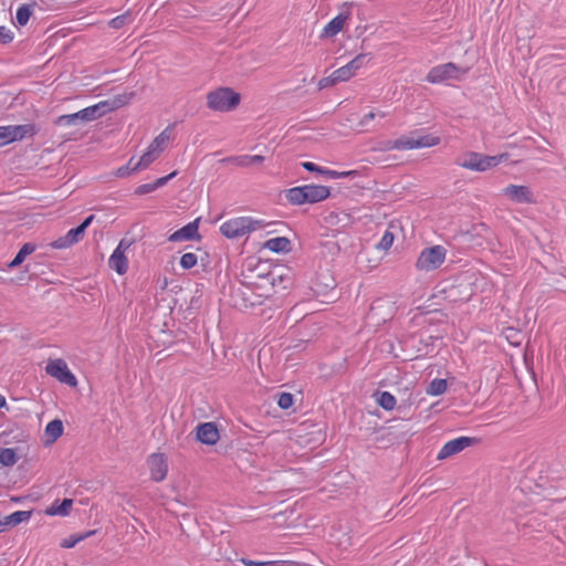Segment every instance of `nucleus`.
<instances>
[{"label":"nucleus","mask_w":566,"mask_h":566,"mask_svg":"<svg viewBox=\"0 0 566 566\" xmlns=\"http://www.w3.org/2000/svg\"><path fill=\"white\" fill-rule=\"evenodd\" d=\"M240 103V95L229 87H219L207 95V105L214 112H229Z\"/></svg>","instance_id":"3"},{"label":"nucleus","mask_w":566,"mask_h":566,"mask_svg":"<svg viewBox=\"0 0 566 566\" xmlns=\"http://www.w3.org/2000/svg\"><path fill=\"white\" fill-rule=\"evenodd\" d=\"M329 195L331 190L328 187L311 184L289 189L285 198L291 205L301 206L321 202L327 199Z\"/></svg>","instance_id":"1"},{"label":"nucleus","mask_w":566,"mask_h":566,"mask_svg":"<svg viewBox=\"0 0 566 566\" xmlns=\"http://www.w3.org/2000/svg\"><path fill=\"white\" fill-rule=\"evenodd\" d=\"M322 176L328 179H339V175L337 170H332L323 167Z\"/></svg>","instance_id":"49"},{"label":"nucleus","mask_w":566,"mask_h":566,"mask_svg":"<svg viewBox=\"0 0 566 566\" xmlns=\"http://www.w3.org/2000/svg\"><path fill=\"white\" fill-rule=\"evenodd\" d=\"M301 166L307 170V171H311V172H316V174H319L322 175V171H323V167L322 166H318L312 161H304L301 164Z\"/></svg>","instance_id":"46"},{"label":"nucleus","mask_w":566,"mask_h":566,"mask_svg":"<svg viewBox=\"0 0 566 566\" xmlns=\"http://www.w3.org/2000/svg\"><path fill=\"white\" fill-rule=\"evenodd\" d=\"M35 249H36L35 244L30 243V242L24 243L18 251L14 259L9 263V266L10 268L19 266L25 260V258L28 255H30L31 253H33L35 251Z\"/></svg>","instance_id":"25"},{"label":"nucleus","mask_w":566,"mask_h":566,"mask_svg":"<svg viewBox=\"0 0 566 566\" xmlns=\"http://www.w3.org/2000/svg\"><path fill=\"white\" fill-rule=\"evenodd\" d=\"M469 69L461 67L452 62L432 67L427 74V81L432 84L448 83L450 81H461Z\"/></svg>","instance_id":"5"},{"label":"nucleus","mask_w":566,"mask_h":566,"mask_svg":"<svg viewBox=\"0 0 566 566\" xmlns=\"http://www.w3.org/2000/svg\"><path fill=\"white\" fill-rule=\"evenodd\" d=\"M93 534H95V531H88V532H85L82 534H72L61 542V547L73 548L76 544L86 539L87 537H90Z\"/></svg>","instance_id":"33"},{"label":"nucleus","mask_w":566,"mask_h":566,"mask_svg":"<svg viewBox=\"0 0 566 566\" xmlns=\"http://www.w3.org/2000/svg\"><path fill=\"white\" fill-rule=\"evenodd\" d=\"M170 139V127L168 126L167 128H165L153 142L151 144L149 145L150 147H153L154 149H156L157 151L161 153L166 146H167V143L169 142Z\"/></svg>","instance_id":"35"},{"label":"nucleus","mask_w":566,"mask_h":566,"mask_svg":"<svg viewBox=\"0 0 566 566\" xmlns=\"http://www.w3.org/2000/svg\"><path fill=\"white\" fill-rule=\"evenodd\" d=\"M78 122H82L81 111L59 116L55 124L59 126H72L76 125Z\"/></svg>","instance_id":"37"},{"label":"nucleus","mask_w":566,"mask_h":566,"mask_svg":"<svg viewBox=\"0 0 566 566\" xmlns=\"http://www.w3.org/2000/svg\"><path fill=\"white\" fill-rule=\"evenodd\" d=\"M9 530L4 517H0V533L7 532Z\"/></svg>","instance_id":"52"},{"label":"nucleus","mask_w":566,"mask_h":566,"mask_svg":"<svg viewBox=\"0 0 566 566\" xmlns=\"http://www.w3.org/2000/svg\"><path fill=\"white\" fill-rule=\"evenodd\" d=\"M196 438L203 444L213 446L218 442L220 434L213 422H203L197 426Z\"/></svg>","instance_id":"15"},{"label":"nucleus","mask_w":566,"mask_h":566,"mask_svg":"<svg viewBox=\"0 0 566 566\" xmlns=\"http://www.w3.org/2000/svg\"><path fill=\"white\" fill-rule=\"evenodd\" d=\"M155 190L154 184H143L135 189V193L143 196Z\"/></svg>","instance_id":"47"},{"label":"nucleus","mask_w":566,"mask_h":566,"mask_svg":"<svg viewBox=\"0 0 566 566\" xmlns=\"http://www.w3.org/2000/svg\"><path fill=\"white\" fill-rule=\"evenodd\" d=\"M9 528L28 521L31 517L30 511H15L7 516H3Z\"/></svg>","instance_id":"31"},{"label":"nucleus","mask_w":566,"mask_h":566,"mask_svg":"<svg viewBox=\"0 0 566 566\" xmlns=\"http://www.w3.org/2000/svg\"><path fill=\"white\" fill-rule=\"evenodd\" d=\"M264 227L263 220L253 219L252 217H237L224 221L220 226V232L228 239H237Z\"/></svg>","instance_id":"2"},{"label":"nucleus","mask_w":566,"mask_h":566,"mask_svg":"<svg viewBox=\"0 0 566 566\" xmlns=\"http://www.w3.org/2000/svg\"><path fill=\"white\" fill-rule=\"evenodd\" d=\"M222 161L239 167H250L262 164L264 161V157L261 155H239L227 157Z\"/></svg>","instance_id":"18"},{"label":"nucleus","mask_w":566,"mask_h":566,"mask_svg":"<svg viewBox=\"0 0 566 566\" xmlns=\"http://www.w3.org/2000/svg\"><path fill=\"white\" fill-rule=\"evenodd\" d=\"M507 154H500L495 156L482 155L480 153L471 151L463 159H461L459 165L465 169L473 171H485L493 167H496L501 163L507 159Z\"/></svg>","instance_id":"4"},{"label":"nucleus","mask_w":566,"mask_h":566,"mask_svg":"<svg viewBox=\"0 0 566 566\" xmlns=\"http://www.w3.org/2000/svg\"><path fill=\"white\" fill-rule=\"evenodd\" d=\"M394 243V234L390 231H385L377 247L381 250H388Z\"/></svg>","instance_id":"41"},{"label":"nucleus","mask_w":566,"mask_h":566,"mask_svg":"<svg viewBox=\"0 0 566 566\" xmlns=\"http://www.w3.org/2000/svg\"><path fill=\"white\" fill-rule=\"evenodd\" d=\"M447 250L442 245H433L423 249L416 262L419 271L430 272L442 265L446 260Z\"/></svg>","instance_id":"6"},{"label":"nucleus","mask_w":566,"mask_h":566,"mask_svg":"<svg viewBox=\"0 0 566 566\" xmlns=\"http://www.w3.org/2000/svg\"><path fill=\"white\" fill-rule=\"evenodd\" d=\"M151 480L156 482L163 481L168 473L167 459L163 453H153L147 460Z\"/></svg>","instance_id":"12"},{"label":"nucleus","mask_w":566,"mask_h":566,"mask_svg":"<svg viewBox=\"0 0 566 566\" xmlns=\"http://www.w3.org/2000/svg\"><path fill=\"white\" fill-rule=\"evenodd\" d=\"M135 163H133V158L128 161L127 165L125 166H122L119 167L117 170H116V176L117 177H120V178H124V177H127L129 176L130 174L133 172H136L137 170H133V166H134Z\"/></svg>","instance_id":"42"},{"label":"nucleus","mask_w":566,"mask_h":566,"mask_svg":"<svg viewBox=\"0 0 566 566\" xmlns=\"http://www.w3.org/2000/svg\"><path fill=\"white\" fill-rule=\"evenodd\" d=\"M241 562L245 566H276L279 564V562H255L248 558H242Z\"/></svg>","instance_id":"45"},{"label":"nucleus","mask_w":566,"mask_h":566,"mask_svg":"<svg viewBox=\"0 0 566 566\" xmlns=\"http://www.w3.org/2000/svg\"><path fill=\"white\" fill-rule=\"evenodd\" d=\"M33 3H24L18 8L15 13V20L18 25L24 27L29 22L30 17L33 13Z\"/></svg>","instance_id":"27"},{"label":"nucleus","mask_w":566,"mask_h":566,"mask_svg":"<svg viewBox=\"0 0 566 566\" xmlns=\"http://www.w3.org/2000/svg\"><path fill=\"white\" fill-rule=\"evenodd\" d=\"M198 229V220H195L171 233L168 240L171 242L193 240L196 238H199Z\"/></svg>","instance_id":"16"},{"label":"nucleus","mask_w":566,"mask_h":566,"mask_svg":"<svg viewBox=\"0 0 566 566\" xmlns=\"http://www.w3.org/2000/svg\"><path fill=\"white\" fill-rule=\"evenodd\" d=\"M376 114H377V117H385L386 116V113L385 112H380V111L376 112Z\"/></svg>","instance_id":"54"},{"label":"nucleus","mask_w":566,"mask_h":566,"mask_svg":"<svg viewBox=\"0 0 566 566\" xmlns=\"http://www.w3.org/2000/svg\"><path fill=\"white\" fill-rule=\"evenodd\" d=\"M127 18V14L117 15L109 21V25L114 29H120L126 23Z\"/></svg>","instance_id":"44"},{"label":"nucleus","mask_w":566,"mask_h":566,"mask_svg":"<svg viewBox=\"0 0 566 566\" xmlns=\"http://www.w3.org/2000/svg\"><path fill=\"white\" fill-rule=\"evenodd\" d=\"M376 117H377L376 112L370 111L369 113H367V114H365V115L363 116V118H361V120H360V124H361L363 126H366V125H368V123H369L370 120H373V119H374V118H376Z\"/></svg>","instance_id":"50"},{"label":"nucleus","mask_w":566,"mask_h":566,"mask_svg":"<svg viewBox=\"0 0 566 566\" xmlns=\"http://www.w3.org/2000/svg\"><path fill=\"white\" fill-rule=\"evenodd\" d=\"M9 528L28 521L31 517L30 511H15L7 516H3Z\"/></svg>","instance_id":"28"},{"label":"nucleus","mask_w":566,"mask_h":566,"mask_svg":"<svg viewBox=\"0 0 566 566\" xmlns=\"http://www.w3.org/2000/svg\"><path fill=\"white\" fill-rule=\"evenodd\" d=\"M342 82L338 76L336 77V71H334L329 76L323 77L318 81V90H324L336 83Z\"/></svg>","instance_id":"40"},{"label":"nucleus","mask_w":566,"mask_h":566,"mask_svg":"<svg viewBox=\"0 0 566 566\" xmlns=\"http://www.w3.org/2000/svg\"><path fill=\"white\" fill-rule=\"evenodd\" d=\"M339 179L355 177L357 175L356 170H347V171H338Z\"/></svg>","instance_id":"51"},{"label":"nucleus","mask_w":566,"mask_h":566,"mask_svg":"<svg viewBox=\"0 0 566 566\" xmlns=\"http://www.w3.org/2000/svg\"><path fill=\"white\" fill-rule=\"evenodd\" d=\"M159 154H160L159 151H157L153 147L148 146L147 150L139 158V160L134 164L133 170H143V169L147 168L153 161L156 160V158L159 156Z\"/></svg>","instance_id":"24"},{"label":"nucleus","mask_w":566,"mask_h":566,"mask_svg":"<svg viewBox=\"0 0 566 566\" xmlns=\"http://www.w3.org/2000/svg\"><path fill=\"white\" fill-rule=\"evenodd\" d=\"M177 175V171H172L171 174L165 176V177H161V178H158L156 181H154V187H155V190L159 187H163L165 186L171 178H174L175 176Z\"/></svg>","instance_id":"48"},{"label":"nucleus","mask_w":566,"mask_h":566,"mask_svg":"<svg viewBox=\"0 0 566 566\" xmlns=\"http://www.w3.org/2000/svg\"><path fill=\"white\" fill-rule=\"evenodd\" d=\"M294 397L290 392H281L277 397V405L281 409H289L293 406Z\"/></svg>","instance_id":"39"},{"label":"nucleus","mask_w":566,"mask_h":566,"mask_svg":"<svg viewBox=\"0 0 566 566\" xmlns=\"http://www.w3.org/2000/svg\"><path fill=\"white\" fill-rule=\"evenodd\" d=\"M416 133V147L419 148H428L432 146H437L440 144V137L432 135V134H426L421 135L419 132Z\"/></svg>","instance_id":"26"},{"label":"nucleus","mask_w":566,"mask_h":566,"mask_svg":"<svg viewBox=\"0 0 566 566\" xmlns=\"http://www.w3.org/2000/svg\"><path fill=\"white\" fill-rule=\"evenodd\" d=\"M197 262H198L197 254L192 253V252H187L181 255L179 263L184 270H190L197 264Z\"/></svg>","instance_id":"38"},{"label":"nucleus","mask_w":566,"mask_h":566,"mask_svg":"<svg viewBox=\"0 0 566 566\" xmlns=\"http://www.w3.org/2000/svg\"><path fill=\"white\" fill-rule=\"evenodd\" d=\"M447 388L448 382L446 379L434 378L430 381L426 391L429 396H440L446 392Z\"/></svg>","instance_id":"32"},{"label":"nucleus","mask_w":566,"mask_h":566,"mask_svg":"<svg viewBox=\"0 0 566 566\" xmlns=\"http://www.w3.org/2000/svg\"><path fill=\"white\" fill-rule=\"evenodd\" d=\"M9 528L28 521L31 517L30 511H15L7 516H3Z\"/></svg>","instance_id":"30"},{"label":"nucleus","mask_w":566,"mask_h":566,"mask_svg":"<svg viewBox=\"0 0 566 566\" xmlns=\"http://www.w3.org/2000/svg\"><path fill=\"white\" fill-rule=\"evenodd\" d=\"M94 220V214L88 216L84 221L76 228H73L66 232L65 235L57 238L50 243L52 249L63 250L67 249L81 240H83L86 229Z\"/></svg>","instance_id":"8"},{"label":"nucleus","mask_w":566,"mask_h":566,"mask_svg":"<svg viewBox=\"0 0 566 566\" xmlns=\"http://www.w3.org/2000/svg\"><path fill=\"white\" fill-rule=\"evenodd\" d=\"M9 528L28 521L31 517L30 511H15L7 516H3Z\"/></svg>","instance_id":"29"},{"label":"nucleus","mask_w":566,"mask_h":566,"mask_svg":"<svg viewBox=\"0 0 566 566\" xmlns=\"http://www.w3.org/2000/svg\"><path fill=\"white\" fill-rule=\"evenodd\" d=\"M377 402L381 408L389 411L395 409L397 400L389 391H381L378 395Z\"/></svg>","instance_id":"36"},{"label":"nucleus","mask_w":566,"mask_h":566,"mask_svg":"<svg viewBox=\"0 0 566 566\" xmlns=\"http://www.w3.org/2000/svg\"><path fill=\"white\" fill-rule=\"evenodd\" d=\"M348 13H339L333 18L323 29L322 38H333L338 34L344 27L345 21L348 19Z\"/></svg>","instance_id":"19"},{"label":"nucleus","mask_w":566,"mask_h":566,"mask_svg":"<svg viewBox=\"0 0 566 566\" xmlns=\"http://www.w3.org/2000/svg\"><path fill=\"white\" fill-rule=\"evenodd\" d=\"M13 38H14L13 33L9 29H7L3 25H0V43L1 44H8V43L12 42Z\"/></svg>","instance_id":"43"},{"label":"nucleus","mask_w":566,"mask_h":566,"mask_svg":"<svg viewBox=\"0 0 566 566\" xmlns=\"http://www.w3.org/2000/svg\"><path fill=\"white\" fill-rule=\"evenodd\" d=\"M264 248L275 253H286L291 250V241L285 237H276L265 241Z\"/></svg>","instance_id":"20"},{"label":"nucleus","mask_w":566,"mask_h":566,"mask_svg":"<svg viewBox=\"0 0 566 566\" xmlns=\"http://www.w3.org/2000/svg\"><path fill=\"white\" fill-rule=\"evenodd\" d=\"M45 371L51 377L71 387H75L77 385L75 375L70 370L67 364L63 359L50 360L45 367Z\"/></svg>","instance_id":"10"},{"label":"nucleus","mask_w":566,"mask_h":566,"mask_svg":"<svg viewBox=\"0 0 566 566\" xmlns=\"http://www.w3.org/2000/svg\"><path fill=\"white\" fill-rule=\"evenodd\" d=\"M472 442H473V439L469 438V437H459L453 440H450L443 444V447L440 449L437 458H438V460L448 459V458L463 451L465 448L471 446Z\"/></svg>","instance_id":"13"},{"label":"nucleus","mask_w":566,"mask_h":566,"mask_svg":"<svg viewBox=\"0 0 566 566\" xmlns=\"http://www.w3.org/2000/svg\"><path fill=\"white\" fill-rule=\"evenodd\" d=\"M38 128L34 124L0 126V147L19 142L25 137L36 135Z\"/></svg>","instance_id":"7"},{"label":"nucleus","mask_w":566,"mask_h":566,"mask_svg":"<svg viewBox=\"0 0 566 566\" xmlns=\"http://www.w3.org/2000/svg\"><path fill=\"white\" fill-rule=\"evenodd\" d=\"M128 247L129 244L122 240L109 256V266L118 274H124L127 272L128 261L125 256V251L128 249Z\"/></svg>","instance_id":"14"},{"label":"nucleus","mask_w":566,"mask_h":566,"mask_svg":"<svg viewBox=\"0 0 566 566\" xmlns=\"http://www.w3.org/2000/svg\"><path fill=\"white\" fill-rule=\"evenodd\" d=\"M111 111L109 103L106 101L81 109L82 122H92Z\"/></svg>","instance_id":"17"},{"label":"nucleus","mask_w":566,"mask_h":566,"mask_svg":"<svg viewBox=\"0 0 566 566\" xmlns=\"http://www.w3.org/2000/svg\"><path fill=\"white\" fill-rule=\"evenodd\" d=\"M19 460V457L14 449L2 448L0 449V463L4 467L14 465Z\"/></svg>","instance_id":"34"},{"label":"nucleus","mask_w":566,"mask_h":566,"mask_svg":"<svg viewBox=\"0 0 566 566\" xmlns=\"http://www.w3.org/2000/svg\"><path fill=\"white\" fill-rule=\"evenodd\" d=\"M416 133L413 132L409 136H401L394 142H390L388 149L408 150L417 149L416 147Z\"/></svg>","instance_id":"22"},{"label":"nucleus","mask_w":566,"mask_h":566,"mask_svg":"<svg viewBox=\"0 0 566 566\" xmlns=\"http://www.w3.org/2000/svg\"><path fill=\"white\" fill-rule=\"evenodd\" d=\"M73 505V500L64 499L61 503L55 501L48 510V515H59V516H67L71 512Z\"/></svg>","instance_id":"23"},{"label":"nucleus","mask_w":566,"mask_h":566,"mask_svg":"<svg viewBox=\"0 0 566 566\" xmlns=\"http://www.w3.org/2000/svg\"><path fill=\"white\" fill-rule=\"evenodd\" d=\"M6 405V398L0 395V408H2Z\"/></svg>","instance_id":"53"},{"label":"nucleus","mask_w":566,"mask_h":566,"mask_svg":"<svg viewBox=\"0 0 566 566\" xmlns=\"http://www.w3.org/2000/svg\"><path fill=\"white\" fill-rule=\"evenodd\" d=\"M63 423L59 419L50 421L45 427L46 443L55 442L63 434Z\"/></svg>","instance_id":"21"},{"label":"nucleus","mask_w":566,"mask_h":566,"mask_svg":"<svg viewBox=\"0 0 566 566\" xmlns=\"http://www.w3.org/2000/svg\"><path fill=\"white\" fill-rule=\"evenodd\" d=\"M502 196L516 205L535 203V195L532 189L524 185H509L502 189Z\"/></svg>","instance_id":"9"},{"label":"nucleus","mask_w":566,"mask_h":566,"mask_svg":"<svg viewBox=\"0 0 566 566\" xmlns=\"http://www.w3.org/2000/svg\"><path fill=\"white\" fill-rule=\"evenodd\" d=\"M370 61V57L368 54H358L356 57H354L352 61H349L346 65L335 70L336 71V77L342 82L348 81L352 78L356 73L365 66Z\"/></svg>","instance_id":"11"}]
</instances>
